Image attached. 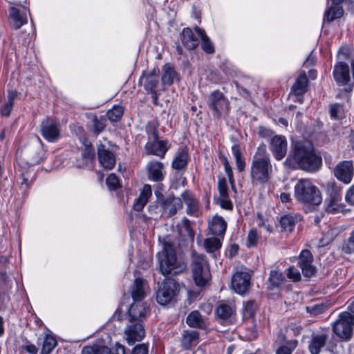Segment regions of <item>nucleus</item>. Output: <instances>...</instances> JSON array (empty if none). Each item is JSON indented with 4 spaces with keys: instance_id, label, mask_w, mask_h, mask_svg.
I'll use <instances>...</instances> for the list:
<instances>
[{
    "instance_id": "nucleus-1",
    "label": "nucleus",
    "mask_w": 354,
    "mask_h": 354,
    "mask_svg": "<svg viewBox=\"0 0 354 354\" xmlns=\"http://www.w3.org/2000/svg\"><path fill=\"white\" fill-rule=\"evenodd\" d=\"M272 166L270 155L264 144L259 145L254 153L250 166V176L254 185L267 183L271 176Z\"/></svg>"
},
{
    "instance_id": "nucleus-2",
    "label": "nucleus",
    "mask_w": 354,
    "mask_h": 354,
    "mask_svg": "<svg viewBox=\"0 0 354 354\" xmlns=\"http://www.w3.org/2000/svg\"><path fill=\"white\" fill-rule=\"evenodd\" d=\"M294 159L299 167L308 171H315L322 165V158L315 154L311 142H297L295 146Z\"/></svg>"
},
{
    "instance_id": "nucleus-3",
    "label": "nucleus",
    "mask_w": 354,
    "mask_h": 354,
    "mask_svg": "<svg viewBox=\"0 0 354 354\" xmlns=\"http://www.w3.org/2000/svg\"><path fill=\"white\" fill-rule=\"evenodd\" d=\"M160 269L165 276L176 275L183 272L186 268V264L177 258L174 246L165 242L162 251L157 254Z\"/></svg>"
},
{
    "instance_id": "nucleus-4",
    "label": "nucleus",
    "mask_w": 354,
    "mask_h": 354,
    "mask_svg": "<svg viewBox=\"0 0 354 354\" xmlns=\"http://www.w3.org/2000/svg\"><path fill=\"white\" fill-rule=\"evenodd\" d=\"M295 197L299 203L317 206L322 201L321 193L309 179H300L295 185Z\"/></svg>"
},
{
    "instance_id": "nucleus-5",
    "label": "nucleus",
    "mask_w": 354,
    "mask_h": 354,
    "mask_svg": "<svg viewBox=\"0 0 354 354\" xmlns=\"http://www.w3.org/2000/svg\"><path fill=\"white\" fill-rule=\"evenodd\" d=\"M191 268L196 285L205 286L211 279L209 266L205 255L193 252Z\"/></svg>"
},
{
    "instance_id": "nucleus-6",
    "label": "nucleus",
    "mask_w": 354,
    "mask_h": 354,
    "mask_svg": "<svg viewBox=\"0 0 354 354\" xmlns=\"http://www.w3.org/2000/svg\"><path fill=\"white\" fill-rule=\"evenodd\" d=\"M333 331L339 338L345 340L351 339L354 326V316L348 312L339 315L338 319L333 324Z\"/></svg>"
},
{
    "instance_id": "nucleus-7",
    "label": "nucleus",
    "mask_w": 354,
    "mask_h": 354,
    "mask_svg": "<svg viewBox=\"0 0 354 354\" xmlns=\"http://www.w3.org/2000/svg\"><path fill=\"white\" fill-rule=\"evenodd\" d=\"M178 291L179 285L174 279L165 280L156 292L157 302L160 305H167L173 300Z\"/></svg>"
},
{
    "instance_id": "nucleus-8",
    "label": "nucleus",
    "mask_w": 354,
    "mask_h": 354,
    "mask_svg": "<svg viewBox=\"0 0 354 354\" xmlns=\"http://www.w3.org/2000/svg\"><path fill=\"white\" fill-rule=\"evenodd\" d=\"M41 133L47 141L57 142L60 138L59 123L52 118L44 119L41 124Z\"/></svg>"
},
{
    "instance_id": "nucleus-9",
    "label": "nucleus",
    "mask_w": 354,
    "mask_h": 354,
    "mask_svg": "<svg viewBox=\"0 0 354 354\" xmlns=\"http://www.w3.org/2000/svg\"><path fill=\"white\" fill-rule=\"evenodd\" d=\"M159 204L162 209V214L166 216H171L176 214L183 207L181 199L175 197L174 195L162 197L160 200Z\"/></svg>"
},
{
    "instance_id": "nucleus-10",
    "label": "nucleus",
    "mask_w": 354,
    "mask_h": 354,
    "mask_svg": "<svg viewBox=\"0 0 354 354\" xmlns=\"http://www.w3.org/2000/svg\"><path fill=\"white\" fill-rule=\"evenodd\" d=\"M251 275L246 271H237L232 279V288L239 294H244L250 286Z\"/></svg>"
},
{
    "instance_id": "nucleus-11",
    "label": "nucleus",
    "mask_w": 354,
    "mask_h": 354,
    "mask_svg": "<svg viewBox=\"0 0 354 354\" xmlns=\"http://www.w3.org/2000/svg\"><path fill=\"white\" fill-rule=\"evenodd\" d=\"M313 256L308 250H302L299 257L298 265L305 277L310 278L315 275L316 267L313 264Z\"/></svg>"
},
{
    "instance_id": "nucleus-12",
    "label": "nucleus",
    "mask_w": 354,
    "mask_h": 354,
    "mask_svg": "<svg viewBox=\"0 0 354 354\" xmlns=\"http://www.w3.org/2000/svg\"><path fill=\"white\" fill-rule=\"evenodd\" d=\"M124 333L129 345L133 344L136 342L141 341L145 336V330L141 323L131 322L125 328Z\"/></svg>"
},
{
    "instance_id": "nucleus-13",
    "label": "nucleus",
    "mask_w": 354,
    "mask_h": 354,
    "mask_svg": "<svg viewBox=\"0 0 354 354\" xmlns=\"http://www.w3.org/2000/svg\"><path fill=\"white\" fill-rule=\"evenodd\" d=\"M353 172V163L351 161H342L337 164L334 169L335 177L346 184L351 183Z\"/></svg>"
},
{
    "instance_id": "nucleus-14",
    "label": "nucleus",
    "mask_w": 354,
    "mask_h": 354,
    "mask_svg": "<svg viewBox=\"0 0 354 354\" xmlns=\"http://www.w3.org/2000/svg\"><path fill=\"white\" fill-rule=\"evenodd\" d=\"M208 102L210 108L212 109L217 115L225 111L229 104L227 99L224 97L223 93L218 91H214L210 94Z\"/></svg>"
},
{
    "instance_id": "nucleus-15",
    "label": "nucleus",
    "mask_w": 354,
    "mask_h": 354,
    "mask_svg": "<svg viewBox=\"0 0 354 354\" xmlns=\"http://www.w3.org/2000/svg\"><path fill=\"white\" fill-rule=\"evenodd\" d=\"M270 149L277 160H281L287 152V141L283 136H274L270 143Z\"/></svg>"
},
{
    "instance_id": "nucleus-16",
    "label": "nucleus",
    "mask_w": 354,
    "mask_h": 354,
    "mask_svg": "<svg viewBox=\"0 0 354 354\" xmlns=\"http://www.w3.org/2000/svg\"><path fill=\"white\" fill-rule=\"evenodd\" d=\"M333 77L339 85H346L350 81V72L348 64L338 62L334 66Z\"/></svg>"
},
{
    "instance_id": "nucleus-17",
    "label": "nucleus",
    "mask_w": 354,
    "mask_h": 354,
    "mask_svg": "<svg viewBox=\"0 0 354 354\" xmlns=\"http://www.w3.org/2000/svg\"><path fill=\"white\" fill-rule=\"evenodd\" d=\"M98 159L100 165L105 169H112L115 165L114 154L103 145L98 146Z\"/></svg>"
},
{
    "instance_id": "nucleus-18",
    "label": "nucleus",
    "mask_w": 354,
    "mask_h": 354,
    "mask_svg": "<svg viewBox=\"0 0 354 354\" xmlns=\"http://www.w3.org/2000/svg\"><path fill=\"white\" fill-rule=\"evenodd\" d=\"M146 317V306L141 301H134L129 308L130 322L141 323Z\"/></svg>"
},
{
    "instance_id": "nucleus-19",
    "label": "nucleus",
    "mask_w": 354,
    "mask_h": 354,
    "mask_svg": "<svg viewBox=\"0 0 354 354\" xmlns=\"http://www.w3.org/2000/svg\"><path fill=\"white\" fill-rule=\"evenodd\" d=\"M159 82V77L155 69L151 71H144L140 77L139 83L149 92H153Z\"/></svg>"
},
{
    "instance_id": "nucleus-20",
    "label": "nucleus",
    "mask_w": 354,
    "mask_h": 354,
    "mask_svg": "<svg viewBox=\"0 0 354 354\" xmlns=\"http://www.w3.org/2000/svg\"><path fill=\"white\" fill-rule=\"evenodd\" d=\"M28 11L26 8L19 10L15 7H12L9 10V15L11 24L13 28L18 29L23 25L27 24V15Z\"/></svg>"
},
{
    "instance_id": "nucleus-21",
    "label": "nucleus",
    "mask_w": 354,
    "mask_h": 354,
    "mask_svg": "<svg viewBox=\"0 0 354 354\" xmlns=\"http://www.w3.org/2000/svg\"><path fill=\"white\" fill-rule=\"evenodd\" d=\"M168 149L169 146L167 140L155 139L153 142H149L146 144V150L149 153L161 158H164Z\"/></svg>"
},
{
    "instance_id": "nucleus-22",
    "label": "nucleus",
    "mask_w": 354,
    "mask_h": 354,
    "mask_svg": "<svg viewBox=\"0 0 354 354\" xmlns=\"http://www.w3.org/2000/svg\"><path fill=\"white\" fill-rule=\"evenodd\" d=\"M308 86V79L304 73L300 74L295 83L292 86V93L296 97L295 101L302 103V95L306 92Z\"/></svg>"
},
{
    "instance_id": "nucleus-23",
    "label": "nucleus",
    "mask_w": 354,
    "mask_h": 354,
    "mask_svg": "<svg viewBox=\"0 0 354 354\" xmlns=\"http://www.w3.org/2000/svg\"><path fill=\"white\" fill-rule=\"evenodd\" d=\"M95 158V151L91 142L85 141L84 143V149L81 153V157L77 159V166L80 168L84 167L91 164Z\"/></svg>"
},
{
    "instance_id": "nucleus-24",
    "label": "nucleus",
    "mask_w": 354,
    "mask_h": 354,
    "mask_svg": "<svg viewBox=\"0 0 354 354\" xmlns=\"http://www.w3.org/2000/svg\"><path fill=\"white\" fill-rule=\"evenodd\" d=\"M326 334H313L308 344V350L311 354H319L328 340Z\"/></svg>"
},
{
    "instance_id": "nucleus-25",
    "label": "nucleus",
    "mask_w": 354,
    "mask_h": 354,
    "mask_svg": "<svg viewBox=\"0 0 354 354\" xmlns=\"http://www.w3.org/2000/svg\"><path fill=\"white\" fill-rule=\"evenodd\" d=\"M181 201H183L187 205V214L189 215H196L199 209L198 201L194 198V195L185 191L180 194Z\"/></svg>"
},
{
    "instance_id": "nucleus-26",
    "label": "nucleus",
    "mask_w": 354,
    "mask_h": 354,
    "mask_svg": "<svg viewBox=\"0 0 354 354\" xmlns=\"http://www.w3.org/2000/svg\"><path fill=\"white\" fill-rule=\"evenodd\" d=\"M198 37L197 33L189 28H184L180 35L182 43L189 49H194L198 45Z\"/></svg>"
},
{
    "instance_id": "nucleus-27",
    "label": "nucleus",
    "mask_w": 354,
    "mask_h": 354,
    "mask_svg": "<svg viewBox=\"0 0 354 354\" xmlns=\"http://www.w3.org/2000/svg\"><path fill=\"white\" fill-rule=\"evenodd\" d=\"M227 228V223L223 217L214 216L209 222V230L214 235L223 236Z\"/></svg>"
},
{
    "instance_id": "nucleus-28",
    "label": "nucleus",
    "mask_w": 354,
    "mask_h": 354,
    "mask_svg": "<svg viewBox=\"0 0 354 354\" xmlns=\"http://www.w3.org/2000/svg\"><path fill=\"white\" fill-rule=\"evenodd\" d=\"M163 165L159 161H150L147 164V171L149 179L158 182L163 180Z\"/></svg>"
},
{
    "instance_id": "nucleus-29",
    "label": "nucleus",
    "mask_w": 354,
    "mask_h": 354,
    "mask_svg": "<svg viewBox=\"0 0 354 354\" xmlns=\"http://www.w3.org/2000/svg\"><path fill=\"white\" fill-rule=\"evenodd\" d=\"M199 342V333L196 330H185L182 335V346L185 349H189L196 346Z\"/></svg>"
},
{
    "instance_id": "nucleus-30",
    "label": "nucleus",
    "mask_w": 354,
    "mask_h": 354,
    "mask_svg": "<svg viewBox=\"0 0 354 354\" xmlns=\"http://www.w3.org/2000/svg\"><path fill=\"white\" fill-rule=\"evenodd\" d=\"M152 194L151 188L149 185H145L140 194V196L134 201L133 207L136 211H141Z\"/></svg>"
},
{
    "instance_id": "nucleus-31",
    "label": "nucleus",
    "mask_w": 354,
    "mask_h": 354,
    "mask_svg": "<svg viewBox=\"0 0 354 354\" xmlns=\"http://www.w3.org/2000/svg\"><path fill=\"white\" fill-rule=\"evenodd\" d=\"M188 162V151L186 148L178 151L176 154L173 162L172 167L176 170H180L186 167Z\"/></svg>"
},
{
    "instance_id": "nucleus-32",
    "label": "nucleus",
    "mask_w": 354,
    "mask_h": 354,
    "mask_svg": "<svg viewBox=\"0 0 354 354\" xmlns=\"http://www.w3.org/2000/svg\"><path fill=\"white\" fill-rule=\"evenodd\" d=\"M186 322L192 328H203L205 326L204 319L201 313L197 310L192 311L187 315Z\"/></svg>"
},
{
    "instance_id": "nucleus-33",
    "label": "nucleus",
    "mask_w": 354,
    "mask_h": 354,
    "mask_svg": "<svg viewBox=\"0 0 354 354\" xmlns=\"http://www.w3.org/2000/svg\"><path fill=\"white\" fill-rule=\"evenodd\" d=\"M145 281L137 278L135 279L131 290V296L134 301H141L145 297Z\"/></svg>"
},
{
    "instance_id": "nucleus-34",
    "label": "nucleus",
    "mask_w": 354,
    "mask_h": 354,
    "mask_svg": "<svg viewBox=\"0 0 354 354\" xmlns=\"http://www.w3.org/2000/svg\"><path fill=\"white\" fill-rule=\"evenodd\" d=\"M234 313V306L232 304L225 302L219 304L216 310L217 316L223 320L230 319Z\"/></svg>"
},
{
    "instance_id": "nucleus-35",
    "label": "nucleus",
    "mask_w": 354,
    "mask_h": 354,
    "mask_svg": "<svg viewBox=\"0 0 354 354\" xmlns=\"http://www.w3.org/2000/svg\"><path fill=\"white\" fill-rule=\"evenodd\" d=\"M194 30L201 39V47L204 51L207 53H212L214 50V47L209 38L206 35L203 30L199 27H196Z\"/></svg>"
},
{
    "instance_id": "nucleus-36",
    "label": "nucleus",
    "mask_w": 354,
    "mask_h": 354,
    "mask_svg": "<svg viewBox=\"0 0 354 354\" xmlns=\"http://www.w3.org/2000/svg\"><path fill=\"white\" fill-rule=\"evenodd\" d=\"M111 351L109 347L102 344H95L86 346L82 351V354H110Z\"/></svg>"
},
{
    "instance_id": "nucleus-37",
    "label": "nucleus",
    "mask_w": 354,
    "mask_h": 354,
    "mask_svg": "<svg viewBox=\"0 0 354 354\" xmlns=\"http://www.w3.org/2000/svg\"><path fill=\"white\" fill-rule=\"evenodd\" d=\"M343 15V9L339 5L333 4L326 10L324 15V20L328 22L339 18Z\"/></svg>"
},
{
    "instance_id": "nucleus-38",
    "label": "nucleus",
    "mask_w": 354,
    "mask_h": 354,
    "mask_svg": "<svg viewBox=\"0 0 354 354\" xmlns=\"http://www.w3.org/2000/svg\"><path fill=\"white\" fill-rule=\"evenodd\" d=\"M176 77V74L174 69L169 64H165L162 67V83L167 85L173 84Z\"/></svg>"
},
{
    "instance_id": "nucleus-39",
    "label": "nucleus",
    "mask_w": 354,
    "mask_h": 354,
    "mask_svg": "<svg viewBox=\"0 0 354 354\" xmlns=\"http://www.w3.org/2000/svg\"><path fill=\"white\" fill-rule=\"evenodd\" d=\"M205 248L208 253H212L213 257H216V252L221 247V242L218 238L210 237L205 240Z\"/></svg>"
},
{
    "instance_id": "nucleus-40",
    "label": "nucleus",
    "mask_w": 354,
    "mask_h": 354,
    "mask_svg": "<svg viewBox=\"0 0 354 354\" xmlns=\"http://www.w3.org/2000/svg\"><path fill=\"white\" fill-rule=\"evenodd\" d=\"M268 280L270 283L271 289L279 288L283 285L285 277L282 273L272 270L270 272Z\"/></svg>"
},
{
    "instance_id": "nucleus-41",
    "label": "nucleus",
    "mask_w": 354,
    "mask_h": 354,
    "mask_svg": "<svg viewBox=\"0 0 354 354\" xmlns=\"http://www.w3.org/2000/svg\"><path fill=\"white\" fill-rule=\"evenodd\" d=\"M56 345V339L52 335L47 334L44 337L40 354H50Z\"/></svg>"
},
{
    "instance_id": "nucleus-42",
    "label": "nucleus",
    "mask_w": 354,
    "mask_h": 354,
    "mask_svg": "<svg viewBox=\"0 0 354 354\" xmlns=\"http://www.w3.org/2000/svg\"><path fill=\"white\" fill-rule=\"evenodd\" d=\"M296 218L291 214H286L281 217L280 225L284 231L291 232L295 227Z\"/></svg>"
},
{
    "instance_id": "nucleus-43",
    "label": "nucleus",
    "mask_w": 354,
    "mask_h": 354,
    "mask_svg": "<svg viewBox=\"0 0 354 354\" xmlns=\"http://www.w3.org/2000/svg\"><path fill=\"white\" fill-rule=\"evenodd\" d=\"M232 153L236 161V166L237 170L240 172L243 171L245 169V160L241 157L239 147L238 145H234L232 147Z\"/></svg>"
},
{
    "instance_id": "nucleus-44",
    "label": "nucleus",
    "mask_w": 354,
    "mask_h": 354,
    "mask_svg": "<svg viewBox=\"0 0 354 354\" xmlns=\"http://www.w3.org/2000/svg\"><path fill=\"white\" fill-rule=\"evenodd\" d=\"M354 57V49L348 46H342L337 53V57L339 62H343Z\"/></svg>"
},
{
    "instance_id": "nucleus-45",
    "label": "nucleus",
    "mask_w": 354,
    "mask_h": 354,
    "mask_svg": "<svg viewBox=\"0 0 354 354\" xmlns=\"http://www.w3.org/2000/svg\"><path fill=\"white\" fill-rule=\"evenodd\" d=\"M123 113H124V110H123L122 106H119V105H115V106H113V108L111 109H109L107 111L106 115H107L108 118L111 121L115 122V121H118V120H120L121 118V117L123 115Z\"/></svg>"
},
{
    "instance_id": "nucleus-46",
    "label": "nucleus",
    "mask_w": 354,
    "mask_h": 354,
    "mask_svg": "<svg viewBox=\"0 0 354 354\" xmlns=\"http://www.w3.org/2000/svg\"><path fill=\"white\" fill-rule=\"evenodd\" d=\"M298 342L296 339L288 342L286 345L280 346L276 352V354H291L297 346Z\"/></svg>"
},
{
    "instance_id": "nucleus-47",
    "label": "nucleus",
    "mask_w": 354,
    "mask_h": 354,
    "mask_svg": "<svg viewBox=\"0 0 354 354\" xmlns=\"http://www.w3.org/2000/svg\"><path fill=\"white\" fill-rule=\"evenodd\" d=\"M330 117L335 120L342 119L344 116V109L340 104H336L330 106Z\"/></svg>"
},
{
    "instance_id": "nucleus-48",
    "label": "nucleus",
    "mask_w": 354,
    "mask_h": 354,
    "mask_svg": "<svg viewBox=\"0 0 354 354\" xmlns=\"http://www.w3.org/2000/svg\"><path fill=\"white\" fill-rule=\"evenodd\" d=\"M342 250L347 254L354 252V230L352 232L348 240L343 243Z\"/></svg>"
},
{
    "instance_id": "nucleus-49",
    "label": "nucleus",
    "mask_w": 354,
    "mask_h": 354,
    "mask_svg": "<svg viewBox=\"0 0 354 354\" xmlns=\"http://www.w3.org/2000/svg\"><path fill=\"white\" fill-rule=\"evenodd\" d=\"M259 239V235L256 230L252 229L250 230L247 237L248 247H254L257 245Z\"/></svg>"
},
{
    "instance_id": "nucleus-50",
    "label": "nucleus",
    "mask_w": 354,
    "mask_h": 354,
    "mask_svg": "<svg viewBox=\"0 0 354 354\" xmlns=\"http://www.w3.org/2000/svg\"><path fill=\"white\" fill-rule=\"evenodd\" d=\"M218 189L221 197H228V187L225 178H222L218 180Z\"/></svg>"
},
{
    "instance_id": "nucleus-51",
    "label": "nucleus",
    "mask_w": 354,
    "mask_h": 354,
    "mask_svg": "<svg viewBox=\"0 0 354 354\" xmlns=\"http://www.w3.org/2000/svg\"><path fill=\"white\" fill-rule=\"evenodd\" d=\"M106 185L110 189L115 190L119 187L120 183L118 177L114 174H110L106 178Z\"/></svg>"
},
{
    "instance_id": "nucleus-52",
    "label": "nucleus",
    "mask_w": 354,
    "mask_h": 354,
    "mask_svg": "<svg viewBox=\"0 0 354 354\" xmlns=\"http://www.w3.org/2000/svg\"><path fill=\"white\" fill-rule=\"evenodd\" d=\"M256 305L253 301H249L244 304L243 313L245 317H252L255 311Z\"/></svg>"
},
{
    "instance_id": "nucleus-53",
    "label": "nucleus",
    "mask_w": 354,
    "mask_h": 354,
    "mask_svg": "<svg viewBox=\"0 0 354 354\" xmlns=\"http://www.w3.org/2000/svg\"><path fill=\"white\" fill-rule=\"evenodd\" d=\"M287 276L290 279L295 282L299 281L301 279L299 271L293 266L288 269Z\"/></svg>"
},
{
    "instance_id": "nucleus-54",
    "label": "nucleus",
    "mask_w": 354,
    "mask_h": 354,
    "mask_svg": "<svg viewBox=\"0 0 354 354\" xmlns=\"http://www.w3.org/2000/svg\"><path fill=\"white\" fill-rule=\"evenodd\" d=\"M223 165L225 167V173L229 178V181L232 185H234V179L233 177L232 169L226 158H223Z\"/></svg>"
},
{
    "instance_id": "nucleus-55",
    "label": "nucleus",
    "mask_w": 354,
    "mask_h": 354,
    "mask_svg": "<svg viewBox=\"0 0 354 354\" xmlns=\"http://www.w3.org/2000/svg\"><path fill=\"white\" fill-rule=\"evenodd\" d=\"M105 127V119L101 118L100 120L95 118L94 120V131L96 133H101Z\"/></svg>"
},
{
    "instance_id": "nucleus-56",
    "label": "nucleus",
    "mask_w": 354,
    "mask_h": 354,
    "mask_svg": "<svg viewBox=\"0 0 354 354\" xmlns=\"http://www.w3.org/2000/svg\"><path fill=\"white\" fill-rule=\"evenodd\" d=\"M148 346L145 344H140L136 346L132 350V354H147Z\"/></svg>"
},
{
    "instance_id": "nucleus-57",
    "label": "nucleus",
    "mask_w": 354,
    "mask_h": 354,
    "mask_svg": "<svg viewBox=\"0 0 354 354\" xmlns=\"http://www.w3.org/2000/svg\"><path fill=\"white\" fill-rule=\"evenodd\" d=\"M13 103L9 101H6V102L3 105L1 108V113L2 115L8 116L10 113V111L12 109Z\"/></svg>"
},
{
    "instance_id": "nucleus-58",
    "label": "nucleus",
    "mask_w": 354,
    "mask_h": 354,
    "mask_svg": "<svg viewBox=\"0 0 354 354\" xmlns=\"http://www.w3.org/2000/svg\"><path fill=\"white\" fill-rule=\"evenodd\" d=\"M219 200L220 206L225 209L230 210L232 209V203L228 199V197H221Z\"/></svg>"
},
{
    "instance_id": "nucleus-59",
    "label": "nucleus",
    "mask_w": 354,
    "mask_h": 354,
    "mask_svg": "<svg viewBox=\"0 0 354 354\" xmlns=\"http://www.w3.org/2000/svg\"><path fill=\"white\" fill-rule=\"evenodd\" d=\"M346 200L351 205H354V185L347 192Z\"/></svg>"
},
{
    "instance_id": "nucleus-60",
    "label": "nucleus",
    "mask_w": 354,
    "mask_h": 354,
    "mask_svg": "<svg viewBox=\"0 0 354 354\" xmlns=\"http://www.w3.org/2000/svg\"><path fill=\"white\" fill-rule=\"evenodd\" d=\"M23 349L25 350L26 352H28L30 354H37V347L32 344H26L23 346Z\"/></svg>"
},
{
    "instance_id": "nucleus-61",
    "label": "nucleus",
    "mask_w": 354,
    "mask_h": 354,
    "mask_svg": "<svg viewBox=\"0 0 354 354\" xmlns=\"http://www.w3.org/2000/svg\"><path fill=\"white\" fill-rule=\"evenodd\" d=\"M339 201V196L337 194H335L334 196H333L330 201V204L328 206L327 209H328V211H331L333 212L335 208L333 207V206L336 204V203Z\"/></svg>"
},
{
    "instance_id": "nucleus-62",
    "label": "nucleus",
    "mask_w": 354,
    "mask_h": 354,
    "mask_svg": "<svg viewBox=\"0 0 354 354\" xmlns=\"http://www.w3.org/2000/svg\"><path fill=\"white\" fill-rule=\"evenodd\" d=\"M259 134L263 138H266L272 135V132L266 128L260 127Z\"/></svg>"
},
{
    "instance_id": "nucleus-63",
    "label": "nucleus",
    "mask_w": 354,
    "mask_h": 354,
    "mask_svg": "<svg viewBox=\"0 0 354 354\" xmlns=\"http://www.w3.org/2000/svg\"><path fill=\"white\" fill-rule=\"evenodd\" d=\"M122 310L120 307L118 308L115 312L113 315V319H117L118 321L122 320L123 315H122Z\"/></svg>"
},
{
    "instance_id": "nucleus-64",
    "label": "nucleus",
    "mask_w": 354,
    "mask_h": 354,
    "mask_svg": "<svg viewBox=\"0 0 354 354\" xmlns=\"http://www.w3.org/2000/svg\"><path fill=\"white\" fill-rule=\"evenodd\" d=\"M113 354H125L124 347L122 345H118L115 348V352Z\"/></svg>"
}]
</instances>
